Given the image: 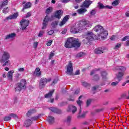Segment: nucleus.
<instances>
[{
	"label": "nucleus",
	"instance_id": "b1692460",
	"mask_svg": "<svg viewBox=\"0 0 129 129\" xmlns=\"http://www.w3.org/2000/svg\"><path fill=\"white\" fill-rule=\"evenodd\" d=\"M31 124H32V120L28 119L25 121L24 125L25 127H29Z\"/></svg>",
	"mask_w": 129,
	"mask_h": 129
},
{
	"label": "nucleus",
	"instance_id": "e433bc0d",
	"mask_svg": "<svg viewBox=\"0 0 129 129\" xmlns=\"http://www.w3.org/2000/svg\"><path fill=\"white\" fill-rule=\"evenodd\" d=\"M39 117H40V116H35L32 117L31 118V121H33L34 120H38V119H39Z\"/></svg>",
	"mask_w": 129,
	"mask_h": 129
},
{
	"label": "nucleus",
	"instance_id": "bb28decb",
	"mask_svg": "<svg viewBox=\"0 0 129 129\" xmlns=\"http://www.w3.org/2000/svg\"><path fill=\"white\" fill-rule=\"evenodd\" d=\"M55 121V119L54 118V117L49 116L47 118V121L50 123V124H52V123H54V121Z\"/></svg>",
	"mask_w": 129,
	"mask_h": 129
},
{
	"label": "nucleus",
	"instance_id": "8fccbe9b",
	"mask_svg": "<svg viewBox=\"0 0 129 129\" xmlns=\"http://www.w3.org/2000/svg\"><path fill=\"white\" fill-rule=\"evenodd\" d=\"M82 84L83 86H85V87H86L89 85V84L86 82H82Z\"/></svg>",
	"mask_w": 129,
	"mask_h": 129
},
{
	"label": "nucleus",
	"instance_id": "e2e57ef3",
	"mask_svg": "<svg viewBox=\"0 0 129 129\" xmlns=\"http://www.w3.org/2000/svg\"><path fill=\"white\" fill-rule=\"evenodd\" d=\"M53 56H54V53L51 52L49 55V59H52V57H53Z\"/></svg>",
	"mask_w": 129,
	"mask_h": 129
},
{
	"label": "nucleus",
	"instance_id": "2f4dec72",
	"mask_svg": "<svg viewBox=\"0 0 129 129\" xmlns=\"http://www.w3.org/2000/svg\"><path fill=\"white\" fill-rule=\"evenodd\" d=\"M8 3H9L8 0H4V2H3L2 5H0V9H3V8L6 7V6H8Z\"/></svg>",
	"mask_w": 129,
	"mask_h": 129
},
{
	"label": "nucleus",
	"instance_id": "5fc2aeb1",
	"mask_svg": "<svg viewBox=\"0 0 129 129\" xmlns=\"http://www.w3.org/2000/svg\"><path fill=\"white\" fill-rule=\"evenodd\" d=\"M120 46H121L120 43H117V44L115 46V49H118V48H119V47H120Z\"/></svg>",
	"mask_w": 129,
	"mask_h": 129
},
{
	"label": "nucleus",
	"instance_id": "dca6fc26",
	"mask_svg": "<svg viewBox=\"0 0 129 129\" xmlns=\"http://www.w3.org/2000/svg\"><path fill=\"white\" fill-rule=\"evenodd\" d=\"M92 4V1H90V0H86L83 3L82 5L81 6V8H89V6Z\"/></svg>",
	"mask_w": 129,
	"mask_h": 129
},
{
	"label": "nucleus",
	"instance_id": "9b49d317",
	"mask_svg": "<svg viewBox=\"0 0 129 129\" xmlns=\"http://www.w3.org/2000/svg\"><path fill=\"white\" fill-rule=\"evenodd\" d=\"M20 23L21 25V29L23 30H26V29H27V27H28L30 24L29 20L25 19H23Z\"/></svg>",
	"mask_w": 129,
	"mask_h": 129
},
{
	"label": "nucleus",
	"instance_id": "9d476101",
	"mask_svg": "<svg viewBox=\"0 0 129 129\" xmlns=\"http://www.w3.org/2000/svg\"><path fill=\"white\" fill-rule=\"evenodd\" d=\"M54 90H52L49 91V92L44 95V97L45 98H47L48 102H50V103H53L54 102V98H52V95H53V93H54Z\"/></svg>",
	"mask_w": 129,
	"mask_h": 129
},
{
	"label": "nucleus",
	"instance_id": "c85d7f7f",
	"mask_svg": "<svg viewBox=\"0 0 129 129\" xmlns=\"http://www.w3.org/2000/svg\"><path fill=\"white\" fill-rule=\"evenodd\" d=\"M31 6H32V4H31V3L28 2L26 3L25 5L23 7L22 12H24V10H26V9H29V8H31Z\"/></svg>",
	"mask_w": 129,
	"mask_h": 129
},
{
	"label": "nucleus",
	"instance_id": "aec40b11",
	"mask_svg": "<svg viewBox=\"0 0 129 129\" xmlns=\"http://www.w3.org/2000/svg\"><path fill=\"white\" fill-rule=\"evenodd\" d=\"M16 37V33H12L7 35L5 37V40H13Z\"/></svg>",
	"mask_w": 129,
	"mask_h": 129
},
{
	"label": "nucleus",
	"instance_id": "79ce46f5",
	"mask_svg": "<svg viewBox=\"0 0 129 129\" xmlns=\"http://www.w3.org/2000/svg\"><path fill=\"white\" fill-rule=\"evenodd\" d=\"M118 4H119L118 0H115L114 2H113V3H112V5L113 6H117Z\"/></svg>",
	"mask_w": 129,
	"mask_h": 129
},
{
	"label": "nucleus",
	"instance_id": "0eeeda50",
	"mask_svg": "<svg viewBox=\"0 0 129 129\" xmlns=\"http://www.w3.org/2000/svg\"><path fill=\"white\" fill-rule=\"evenodd\" d=\"M70 32L72 34H77L79 32H82V28L79 22H77L74 25L71 27Z\"/></svg>",
	"mask_w": 129,
	"mask_h": 129
},
{
	"label": "nucleus",
	"instance_id": "4468645a",
	"mask_svg": "<svg viewBox=\"0 0 129 129\" xmlns=\"http://www.w3.org/2000/svg\"><path fill=\"white\" fill-rule=\"evenodd\" d=\"M106 51H107V49L105 47H100L97 48L95 49L94 52L95 54H102V53H104Z\"/></svg>",
	"mask_w": 129,
	"mask_h": 129
},
{
	"label": "nucleus",
	"instance_id": "c03bdc74",
	"mask_svg": "<svg viewBox=\"0 0 129 129\" xmlns=\"http://www.w3.org/2000/svg\"><path fill=\"white\" fill-rule=\"evenodd\" d=\"M57 25H58V22L56 21L53 22L51 24V26H52V28H55L56 27V26H57Z\"/></svg>",
	"mask_w": 129,
	"mask_h": 129
},
{
	"label": "nucleus",
	"instance_id": "4be33fe9",
	"mask_svg": "<svg viewBox=\"0 0 129 129\" xmlns=\"http://www.w3.org/2000/svg\"><path fill=\"white\" fill-rule=\"evenodd\" d=\"M70 16H66V17H64L62 21L59 23L60 27H62L63 25H65L66 24L67 21L69 20Z\"/></svg>",
	"mask_w": 129,
	"mask_h": 129
},
{
	"label": "nucleus",
	"instance_id": "473e14b6",
	"mask_svg": "<svg viewBox=\"0 0 129 129\" xmlns=\"http://www.w3.org/2000/svg\"><path fill=\"white\" fill-rule=\"evenodd\" d=\"M81 97H82V96H80L79 97V100L77 101V103L78 104L80 107H81V104H82V101H80V99H81Z\"/></svg>",
	"mask_w": 129,
	"mask_h": 129
},
{
	"label": "nucleus",
	"instance_id": "680f3d73",
	"mask_svg": "<svg viewBox=\"0 0 129 129\" xmlns=\"http://www.w3.org/2000/svg\"><path fill=\"white\" fill-rule=\"evenodd\" d=\"M71 118H72L71 116H69L68 117V118H67V121H68V122H70V121H71Z\"/></svg>",
	"mask_w": 129,
	"mask_h": 129
},
{
	"label": "nucleus",
	"instance_id": "c9c22d12",
	"mask_svg": "<svg viewBox=\"0 0 129 129\" xmlns=\"http://www.w3.org/2000/svg\"><path fill=\"white\" fill-rule=\"evenodd\" d=\"M119 82L120 81L117 80L116 82H113L111 83V85H112V86H116Z\"/></svg>",
	"mask_w": 129,
	"mask_h": 129
},
{
	"label": "nucleus",
	"instance_id": "13d9d810",
	"mask_svg": "<svg viewBox=\"0 0 129 129\" xmlns=\"http://www.w3.org/2000/svg\"><path fill=\"white\" fill-rule=\"evenodd\" d=\"M57 81H58V79H57L54 80L53 81L52 83L51 84V85H55L56 84V83H57Z\"/></svg>",
	"mask_w": 129,
	"mask_h": 129
},
{
	"label": "nucleus",
	"instance_id": "a211bd4d",
	"mask_svg": "<svg viewBox=\"0 0 129 129\" xmlns=\"http://www.w3.org/2000/svg\"><path fill=\"white\" fill-rule=\"evenodd\" d=\"M62 15H63V11L61 10H58L55 12L54 17L56 18V19H61Z\"/></svg>",
	"mask_w": 129,
	"mask_h": 129
},
{
	"label": "nucleus",
	"instance_id": "49530a36",
	"mask_svg": "<svg viewBox=\"0 0 129 129\" xmlns=\"http://www.w3.org/2000/svg\"><path fill=\"white\" fill-rule=\"evenodd\" d=\"M52 43H53V40H49L48 42L46 43L47 46H51L52 45Z\"/></svg>",
	"mask_w": 129,
	"mask_h": 129
},
{
	"label": "nucleus",
	"instance_id": "bf43d9fd",
	"mask_svg": "<svg viewBox=\"0 0 129 129\" xmlns=\"http://www.w3.org/2000/svg\"><path fill=\"white\" fill-rule=\"evenodd\" d=\"M71 0H61V2L64 4H67V3H69Z\"/></svg>",
	"mask_w": 129,
	"mask_h": 129
},
{
	"label": "nucleus",
	"instance_id": "20e7f679",
	"mask_svg": "<svg viewBox=\"0 0 129 129\" xmlns=\"http://www.w3.org/2000/svg\"><path fill=\"white\" fill-rule=\"evenodd\" d=\"M52 12H53L52 7H49L46 9L45 11V14H46V16L44 18V19L43 22V27H42L43 29H46V27H47V25L48 24V22H49V21H51V19L49 18V16H48V15H49L50 13H52Z\"/></svg>",
	"mask_w": 129,
	"mask_h": 129
},
{
	"label": "nucleus",
	"instance_id": "423d86ee",
	"mask_svg": "<svg viewBox=\"0 0 129 129\" xmlns=\"http://www.w3.org/2000/svg\"><path fill=\"white\" fill-rule=\"evenodd\" d=\"M115 70H117L118 71H121V72H118V74L116 75V78L114 79V80H118L120 81L122 79V77L124 75V71L126 70V69L124 67L122 66H118L115 68Z\"/></svg>",
	"mask_w": 129,
	"mask_h": 129
},
{
	"label": "nucleus",
	"instance_id": "f8f14e48",
	"mask_svg": "<svg viewBox=\"0 0 129 129\" xmlns=\"http://www.w3.org/2000/svg\"><path fill=\"white\" fill-rule=\"evenodd\" d=\"M10 58V53L8 51H4L2 55V59L1 60L2 63H5L6 61Z\"/></svg>",
	"mask_w": 129,
	"mask_h": 129
},
{
	"label": "nucleus",
	"instance_id": "3c124183",
	"mask_svg": "<svg viewBox=\"0 0 129 129\" xmlns=\"http://www.w3.org/2000/svg\"><path fill=\"white\" fill-rule=\"evenodd\" d=\"M116 36L113 35L110 37V40H111V41H114L116 39Z\"/></svg>",
	"mask_w": 129,
	"mask_h": 129
},
{
	"label": "nucleus",
	"instance_id": "5701e85b",
	"mask_svg": "<svg viewBox=\"0 0 129 129\" xmlns=\"http://www.w3.org/2000/svg\"><path fill=\"white\" fill-rule=\"evenodd\" d=\"M50 110H51V111H52V112H54L55 113H58V114H60V113H61V110L57 108H55L54 107H52L49 108Z\"/></svg>",
	"mask_w": 129,
	"mask_h": 129
},
{
	"label": "nucleus",
	"instance_id": "052dcab7",
	"mask_svg": "<svg viewBox=\"0 0 129 129\" xmlns=\"http://www.w3.org/2000/svg\"><path fill=\"white\" fill-rule=\"evenodd\" d=\"M85 117V112H83L82 115H81V116L79 115L78 116V118H79L80 117Z\"/></svg>",
	"mask_w": 129,
	"mask_h": 129
},
{
	"label": "nucleus",
	"instance_id": "393cba45",
	"mask_svg": "<svg viewBox=\"0 0 129 129\" xmlns=\"http://www.w3.org/2000/svg\"><path fill=\"white\" fill-rule=\"evenodd\" d=\"M14 71H10L7 74V77L9 80H13V75L14 74Z\"/></svg>",
	"mask_w": 129,
	"mask_h": 129
},
{
	"label": "nucleus",
	"instance_id": "4d7b16f0",
	"mask_svg": "<svg viewBox=\"0 0 129 129\" xmlns=\"http://www.w3.org/2000/svg\"><path fill=\"white\" fill-rule=\"evenodd\" d=\"M19 72H24L25 71V68H22L18 69Z\"/></svg>",
	"mask_w": 129,
	"mask_h": 129
},
{
	"label": "nucleus",
	"instance_id": "f257e3e1",
	"mask_svg": "<svg viewBox=\"0 0 129 129\" xmlns=\"http://www.w3.org/2000/svg\"><path fill=\"white\" fill-rule=\"evenodd\" d=\"M80 43L78 41V39H76L74 37H70L68 38L67 41L64 44V47L68 49L70 48H79L80 47Z\"/></svg>",
	"mask_w": 129,
	"mask_h": 129
},
{
	"label": "nucleus",
	"instance_id": "a19ab883",
	"mask_svg": "<svg viewBox=\"0 0 129 129\" xmlns=\"http://www.w3.org/2000/svg\"><path fill=\"white\" fill-rule=\"evenodd\" d=\"M91 101H92L91 99H89L87 100V102H86L87 106H89V105H90V103H91Z\"/></svg>",
	"mask_w": 129,
	"mask_h": 129
},
{
	"label": "nucleus",
	"instance_id": "7ed1b4c3",
	"mask_svg": "<svg viewBox=\"0 0 129 129\" xmlns=\"http://www.w3.org/2000/svg\"><path fill=\"white\" fill-rule=\"evenodd\" d=\"M26 85H27L26 80L22 79L20 83H18L15 85V92H20V91H21L23 89H26Z\"/></svg>",
	"mask_w": 129,
	"mask_h": 129
},
{
	"label": "nucleus",
	"instance_id": "2eb2a0df",
	"mask_svg": "<svg viewBox=\"0 0 129 129\" xmlns=\"http://www.w3.org/2000/svg\"><path fill=\"white\" fill-rule=\"evenodd\" d=\"M98 8L101 10L102 9H108V10H111V9H112V6H109L108 5L104 6L103 4L99 2L98 3Z\"/></svg>",
	"mask_w": 129,
	"mask_h": 129
},
{
	"label": "nucleus",
	"instance_id": "7c9ffc66",
	"mask_svg": "<svg viewBox=\"0 0 129 129\" xmlns=\"http://www.w3.org/2000/svg\"><path fill=\"white\" fill-rule=\"evenodd\" d=\"M101 75L102 76V78L103 80H106L107 78H106V75H107V73L105 71L102 72Z\"/></svg>",
	"mask_w": 129,
	"mask_h": 129
},
{
	"label": "nucleus",
	"instance_id": "c756f323",
	"mask_svg": "<svg viewBox=\"0 0 129 129\" xmlns=\"http://www.w3.org/2000/svg\"><path fill=\"white\" fill-rule=\"evenodd\" d=\"M122 41H126V46H129V36H126L122 39Z\"/></svg>",
	"mask_w": 129,
	"mask_h": 129
},
{
	"label": "nucleus",
	"instance_id": "58836bf2",
	"mask_svg": "<svg viewBox=\"0 0 129 129\" xmlns=\"http://www.w3.org/2000/svg\"><path fill=\"white\" fill-rule=\"evenodd\" d=\"M10 116L11 117H13V118H18V115L15 113H11Z\"/></svg>",
	"mask_w": 129,
	"mask_h": 129
},
{
	"label": "nucleus",
	"instance_id": "09e8293b",
	"mask_svg": "<svg viewBox=\"0 0 129 129\" xmlns=\"http://www.w3.org/2000/svg\"><path fill=\"white\" fill-rule=\"evenodd\" d=\"M38 45H39V42H35L33 43V47L35 49H36L38 47Z\"/></svg>",
	"mask_w": 129,
	"mask_h": 129
},
{
	"label": "nucleus",
	"instance_id": "0e129e2a",
	"mask_svg": "<svg viewBox=\"0 0 129 129\" xmlns=\"http://www.w3.org/2000/svg\"><path fill=\"white\" fill-rule=\"evenodd\" d=\"M125 16L128 18H129V11H127L125 13Z\"/></svg>",
	"mask_w": 129,
	"mask_h": 129
},
{
	"label": "nucleus",
	"instance_id": "cd10ccee",
	"mask_svg": "<svg viewBox=\"0 0 129 129\" xmlns=\"http://www.w3.org/2000/svg\"><path fill=\"white\" fill-rule=\"evenodd\" d=\"M37 110L35 109H32L29 110L28 112L27 113V115L28 116H30L31 114H33V113H35Z\"/></svg>",
	"mask_w": 129,
	"mask_h": 129
},
{
	"label": "nucleus",
	"instance_id": "6e6552de",
	"mask_svg": "<svg viewBox=\"0 0 129 129\" xmlns=\"http://www.w3.org/2000/svg\"><path fill=\"white\" fill-rule=\"evenodd\" d=\"M85 37L88 42L94 41L96 38V36L92 32L89 31L86 33Z\"/></svg>",
	"mask_w": 129,
	"mask_h": 129
},
{
	"label": "nucleus",
	"instance_id": "39448f33",
	"mask_svg": "<svg viewBox=\"0 0 129 129\" xmlns=\"http://www.w3.org/2000/svg\"><path fill=\"white\" fill-rule=\"evenodd\" d=\"M79 22L82 31L88 30V29H90L92 27V23L86 19L81 20Z\"/></svg>",
	"mask_w": 129,
	"mask_h": 129
},
{
	"label": "nucleus",
	"instance_id": "603ef678",
	"mask_svg": "<svg viewBox=\"0 0 129 129\" xmlns=\"http://www.w3.org/2000/svg\"><path fill=\"white\" fill-rule=\"evenodd\" d=\"M31 16H32V13L31 12H28L26 16H25V18H30V17H31Z\"/></svg>",
	"mask_w": 129,
	"mask_h": 129
},
{
	"label": "nucleus",
	"instance_id": "69168bd1",
	"mask_svg": "<svg viewBox=\"0 0 129 129\" xmlns=\"http://www.w3.org/2000/svg\"><path fill=\"white\" fill-rule=\"evenodd\" d=\"M98 88V86H95L92 88V90H96Z\"/></svg>",
	"mask_w": 129,
	"mask_h": 129
},
{
	"label": "nucleus",
	"instance_id": "338daca9",
	"mask_svg": "<svg viewBox=\"0 0 129 129\" xmlns=\"http://www.w3.org/2000/svg\"><path fill=\"white\" fill-rule=\"evenodd\" d=\"M129 83V80L126 81L125 83H123L122 85V86H125V84H126V83Z\"/></svg>",
	"mask_w": 129,
	"mask_h": 129
},
{
	"label": "nucleus",
	"instance_id": "1a4fd4ad",
	"mask_svg": "<svg viewBox=\"0 0 129 129\" xmlns=\"http://www.w3.org/2000/svg\"><path fill=\"white\" fill-rule=\"evenodd\" d=\"M50 81L51 78L47 79L46 78H42L40 81L39 88L40 89L44 88V87L46 86V84L48 83V82H50Z\"/></svg>",
	"mask_w": 129,
	"mask_h": 129
},
{
	"label": "nucleus",
	"instance_id": "37998d69",
	"mask_svg": "<svg viewBox=\"0 0 129 129\" xmlns=\"http://www.w3.org/2000/svg\"><path fill=\"white\" fill-rule=\"evenodd\" d=\"M44 31H40L38 34V37H43V36H44Z\"/></svg>",
	"mask_w": 129,
	"mask_h": 129
},
{
	"label": "nucleus",
	"instance_id": "de8ad7c7",
	"mask_svg": "<svg viewBox=\"0 0 129 129\" xmlns=\"http://www.w3.org/2000/svg\"><path fill=\"white\" fill-rule=\"evenodd\" d=\"M90 14L91 16H94V15H95V14H96V12L95 11V10H93L90 12Z\"/></svg>",
	"mask_w": 129,
	"mask_h": 129
},
{
	"label": "nucleus",
	"instance_id": "6ab92c4d",
	"mask_svg": "<svg viewBox=\"0 0 129 129\" xmlns=\"http://www.w3.org/2000/svg\"><path fill=\"white\" fill-rule=\"evenodd\" d=\"M68 111H72V113H75L77 111V108L75 106L71 105L69 106Z\"/></svg>",
	"mask_w": 129,
	"mask_h": 129
},
{
	"label": "nucleus",
	"instance_id": "f704fd0d",
	"mask_svg": "<svg viewBox=\"0 0 129 129\" xmlns=\"http://www.w3.org/2000/svg\"><path fill=\"white\" fill-rule=\"evenodd\" d=\"M4 62L5 63L3 64V66H10V65H11V61H10V60H7Z\"/></svg>",
	"mask_w": 129,
	"mask_h": 129
},
{
	"label": "nucleus",
	"instance_id": "412c9836",
	"mask_svg": "<svg viewBox=\"0 0 129 129\" xmlns=\"http://www.w3.org/2000/svg\"><path fill=\"white\" fill-rule=\"evenodd\" d=\"M19 16L18 12L14 13V14L10 15L6 18V20H13L14 19H17Z\"/></svg>",
	"mask_w": 129,
	"mask_h": 129
},
{
	"label": "nucleus",
	"instance_id": "864d4df0",
	"mask_svg": "<svg viewBox=\"0 0 129 129\" xmlns=\"http://www.w3.org/2000/svg\"><path fill=\"white\" fill-rule=\"evenodd\" d=\"M84 55V53L83 52H80L79 53H78L77 55V57H82Z\"/></svg>",
	"mask_w": 129,
	"mask_h": 129
},
{
	"label": "nucleus",
	"instance_id": "774afa93",
	"mask_svg": "<svg viewBox=\"0 0 129 129\" xmlns=\"http://www.w3.org/2000/svg\"><path fill=\"white\" fill-rule=\"evenodd\" d=\"M80 92V91L79 90H77L75 91V94H79V93Z\"/></svg>",
	"mask_w": 129,
	"mask_h": 129
},
{
	"label": "nucleus",
	"instance_id": "4c0bfd02",
	"mask_svg": "<svg viewBox=\"0 0 129 129\" xmlns=\"http://www.w3.org/2000/svg\"><path fill=\"white\" fill-rule=\"evenodd\" d=\"M5 121H9V120H11V116H5L4 118Z\"/></svg>",
	"mask_w": 129,
	"mask_h": 129
},
{
	"label": "nucleus",
	"instance_id": "6e6d98bb",
	"mask_svg": "<svg viewBox=\"0 0 129 129\" xmlns=\"http://www.w3.org/2000/svg\"><path fill=\"white\" fill-rule=\"evenodd\" d=\"M48 35H49V36H51V35H53V34H54V30H50L49 31H48Z\"/></svg>",
	"mask_w": 129,
	"mask_h": 129
},
{
	"label": "nucleus",
	"instance_id": "72a5a7b5",
	"mask_svg": "<svg viewBox=\"0 0 129 129\" xmlns=\"http://www.w3.org/2000/svg\"><path fill=\"white\" fill-rule=\"evenodd\" d=\"M9 12H10V8H9V7L5 8L3 10V13H4V14H8Z\"/></svg>",
	"mask_w": 129,
	"mask_h": 129
},
{
	"label": "nucleus",
	"instance_id": "f3484780",
	"mask_svg": "<svg viewBox=\"0 0 129 129\" xmlns=\"http://www.w3.org/2000/svg\"><path fill=\"white\" fill-rule=\"evenodd\" d=\"M42 74V72H41V69L39 68H37L35 71L33 72V76H36L37 77H40Z\"/></svg>",
	"mask_w": 129,
	"mask_h": 129
},
{
	"label": "nucleus",
	"instance_id": "ea45409f",
	"mask_svg": "<svg viewBox=\"0 0 129 129\" xmlns=\"http://www.w3.org/2000/svg\"><path fill=\"white\" fill-rule=\"evenodd\" d=\"M97 71H98V70L95 69L93 70L91 73L90 75H93V74H95V73H97Z\"/></svg>",
	"mask_w": 129,
	"mask_h": 129
},
{
	"label": "nucleus",
	"instance_id": "ddd939ff",
	"mask_svg": "<svg viewBox=\"0 0 129 129\" xmlns=\"http://www.w3.org/2000/svg\"><path fill=\"white\" fill-rule=\"evenodd\" d=\"M73 72V64L70 61L68 66H67L66 73L68 75H72Z\"/></svg>",
	"mask_w": 129,
	"mask_h": 129
},
{
	"label": "nucleus",
	"instance_id": "a878e982",
	"mask_svg": "<svg viewBox=\"0 0 129 129\" xmlns=\"http://www.w3.org/2000/svg\"><path fill=\"white\" fill-rule=\"evenodd\" d=\"M86 12H87V10H86V9H85V8H82L80 9H78L77 10V13H78V14H79V15H83Z\"/></svg>",
	"mask_w": 129,
	"mask_h": 129
},
{
	"label": "nucleus",
	"instance_id": "a18cd8bd",
	"mask_svg": "<svg viewBox=\"0 0 129 129\" xmlns=\"http://www.w3.org/2000/svg\"><path fill=\"white\" fill-rule=\"evenodd\" d=\"M94 80L95 81H97V80H99V76L98 75L94 76Z\"/></svg>",
	"mask_w": 129,
	"mask_h": 129
},
{
	"label": "nucleus",
	"instance_id": "f03ea898",
	"mask_svg": "<svg viewBox=\"0 0 129 129\" xmlns=\"http://www.w3.org/2000/svg\"><path fill=\"white\" fill-rule=\"evenodd\" d=\"M94 31L97 33L100 32L99 33V37H101L103 40L106 39L107 35H108V31L106 30L103 29V27L101 25H97L94 28Z\"/></svg>",
	"mask_w": 129,
	"mask_h": 129
}]
</instances>
